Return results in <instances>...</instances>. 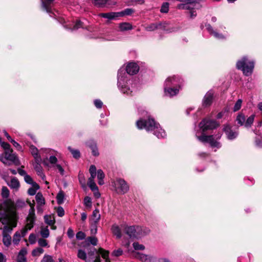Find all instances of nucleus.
Segmentation results:
<instances>
[{
    "label": "nucleus",
    "instance_id": "obj_1",
    "mask_svg": "<svg viewBox=\"0 0 262 262\" xmlns=\"http://www.w3.org/2000/svg\"><path fill=\"white\" fill-rule=\"evenodd\" d=\"M136 125L139 129L145 128L148 132H154V134L158 138H163L166 136L165 131L152 118H149L147 120H139L136 122Z\"/></svg>",
    "mask_w": 262,
    "mask_h": 262
},
{
    "label": "nucleus",
    "instance_id": "obj_2",
    "mask_svg": "<svg viewBox=\"0 0 262 262\" xmlns=\"http://www.w3.org/2000/svg\"><path fill=\"white\" fill-rule=\"evenodd\" d=\"M182 80L179 76H173L168 77L164 83V93L167 96L172 97L179 91Z\"/></svg>",
    "mask_w": 262,
    "mask_h": 262
},
{
    "label": "nucleus",
    "instance_id": "obj_3",
    "mask_svg": "<svg viewBox=\"0 0 262 262\" xmlns=\"http://www.w3.org/2000/svg\"><path fill=\"white\" fill-rule=\"evenodd\" d=\"M123 70H119L118 73V86L120 90L123 94L127 95H132L133 90L128 86V84L130 83V81H128L126 77V74L123 72Z\"/></svg>",
    "mask_w": 262,
    "mask_h": 262
},
{
    "label": "nucleus",
    "instance_id": "obj_4",
    "mask_svg": "<svg viewBox=\"0 0 262 262\" xmlns=\"http://www.w3.org/2000/svg\"><path fill=\"white\" fill-rule=\"evenodd\" d=\"M254 67V61L248 60L246 57H244L236 63V68L242 70L246 76H249L252 74Z\"/></svg>",
    "mask_w": 262,
    "mask_h": 262
},
{
    "label": "nucleus",
    "instance_id": "obj_5",
    "mask_svg": "<svg viewBox=\"0 0 262 262\" xmlns=\"http://www.w3.org/2000/svg\"><path fill=\"white\" fill-rule=\"evenodd\" d=\"M99 254L101 255L102 257L104 259V262H110L108 259V252L103 250L102 249L99 250ZM78 257L84 260L85 262H101L100 256L99 255H97L92 260L86 259V253L82 250H79L77 254Z\"/></svg>",
    "mask_w": 262,
    "mask_h": 262
},
{
    "label": "nucleus",
    "instance_id": "obj_6",
    "mask_svg": "<svg viewBox=\"0 0 262 262\" xmlns=\"http://www.w3.org/2000/svg\"><path fill=\"white\" fill-rule=\"evenodd\" d=\"M17 213L13 207V205L10 208L8 212V219L7 221H2L3 224H7L13 229L17 226Z\"/></svg>",
    "mask_w": 262,
    "mask_h": 262
},
{
    "label": "nucleus",
    "instance_id": "obj_7",
    "mask_svg": "<svg viewBox=\"0 0 262 262\" xmlns=\"http://www.w3.org/2000/svg\"><path fill=\"white\" fill-rule=\"evenodd\" d=\"M110 185L112 187V189L119 194L126 193L129 188V186L126 181H112Z\"/></svg>",
    "mask_w": 262,
    "mask_h": 262
},
{
    "label": "nucleus",
    "instance_id": "obj_8",
    "mask_svg": "<svg viewBox=\"0 0 262 262\" xmlns=\"http://www.w3.org/2000/svg\"><path fill=\"white\" fill-rule=\"evenodd\" d=\"M30 209L29 211V214L26 220L25 226L29 229H31L34 227L35 221V209L34 204L31 203H29Z\"/></svg>",
    "mask_w": 262,
    "mask_h": 262
},
{
    "label": "nucleus",
    "instance_id": "obj_9",
    "mask_svg": "<svg viewBox=\"0 0 262 262\" xmlns=\"http://www.w3.org/2000/svg\"><path fill=\"white\" fill-rule=\"evenodd\" d=\"M5 156L3 155H0V160L4 164H7V161L9 160L12 162L15 165H18V160L16 155L13 152V150L11 149L9 150L5 151Z\"/></svg>",
    "mask_w": 262,
    "mask_h": 262
},
{
    "label": "nucleus",
    "instance_id": "obj_10",
    "mask_svg": "<svg viewBox=\"0 0 262 262\" xmlns=\"http://www.w3.org/2000/svg\"><path fill=\"white\" fill-rule=\"evenodd\" d=\"M218 126L219 124L216 121L207 119H204L199 124V127L203 132L214 129Z\"/></svg>",
    "mask_w": 262,
    "mask_h": 262
},
{
    "label": "nucleus",
    "instance_id": "obj_11",
    "mask_svg": "<svg viewBox=\"0 0 262 262\" xmlns=\"http://www.w3.org/2000/svg\"><path fill=\"white\" fill-rule=\"evenodd\" d=\"M197 139L203 143H209L211 147L219 148L220 143L214 140L213 135L206 136L203 135L201 136H196Z\"/></svg>",
    "mask_w": 262,
    "mask_h": 262
},
{
    "label": "nucleus",
    "instance_id": "obj_12",
    "mask_svg": "<svg viewBox=\"0 0 262 262\" xmlns=\"http://www.w3.org/2000/svg\"><path fill=\"white\" fill-rule=\"evenodd\" d=\"M135 256L137 259L142 262H156L157 261L156 257L151 255H147L139 252L136 253Z\"/></svg>",
    "mask_w": 262,
    "mask_h": 262
},
{
    "label": "nucleus",
    "instance_id": "obj_13",
    "mask_svg": "<svg viewBox=\"0 0 262 262\" xmlns=\"http://www.w3.org/2000/svg\"><path fill=\"white\" fill-rule=\"evenodd\" d=\"M213 92L212 91H209L206 93L202 100V105L205 107L210 106L213 100Z\"/></svg>",
    "mask_w": 262,
    "mask_h": 262
},
{
    "label": "nucleus",
    "instance_id": "obj_14",
    "mask_svg": "<svg viewBox=\"0 0 262 262\" xmlns=\"http://www.w3.org/2000/svg\"><path fill=\"white\" fill-rule=\"evenodd\" d=\"M139 67L137 63L130 62L127 64L126 67V71L129 75H134L138 72Z\"/></svg>",
    "mask_w": 262,
    "mask_h": 262
},
{
    "label": "nucleus",
    "instance_id": "obj_15",
    "mask_svg": "<svg viewBox=\"0 0 262 262\" xmlns=\"http://www.w3.org/2000/svg\"><path fill=\"white\" fill-rule=\"evenodd\" d=\"M150 232V230L146 227L137 226L136 232V238L139 239L144 236L148 234Z\"/></svg>",
    "mask_w": 262,
    "mask_h": 262
},
{
    "label": "nucleus",
    "instance_id": "obj_16",
    "mask_svg": "<svg viewBox=\"0 0 262 262\" xmlns=\"http://www.w3.org/2000/svg\"><path fill=\"white\" fill-rule=\"evenodd\" d=\"M223 129L227 137V138L229 140H233L236 138L238 135V133L232 130L229 125H225Z\"/></svg>",
    "mask_w": 262,
    "mask_h": 262
},
{
    "label": "nucleus",
    "instance_id": "obj_17",
    "mask_svg": "<svg viewBox=\"0 0 262 262\" xmlns=\"http://www.w3.org/2000/svg\"><path fill=\"white\" fill-rule=\"evenodd\" d=\"M205 27L206 28L207 30L210 33V34L214 36V37H215L216 38L219 39L225 38V37L222 34L219 33L215 31L210 24H206L205 25Z\"/></svg>",
    "mask_w": 262,
    "mask_h": 262
},
{
    "label": "nucleus",
    "instance_id": "obj_18",
    "mask_svg": "<svg viewBox=\"0 0 262 262\" xmlns=\"http://www.w3.org/2000/svg\"><path fill=\"white\" fill-rule=\"evenodd\" d=\"M41 162V161H35V163L34 164L33 166L37 175L39 176L41 179L43 180L46 178V176L43 172L42 168L40 164Z\"/></svg>",
    "mask_w": 262,
    "mask_h": 262
},
{
    "label": "nucleus",
    "instance_id": "obj_19",
    "mask_svg": "<svg viewBox=\"0 0 262 262\" xmlns=\"http://www.w3.org/2000/svg\"><path fill=\"white\" fill-rule=\"evenodd\" d=\"M137 226H126L125 229V233L129 236L130 238H136Z\"/></svg>",
    "mask_w": 262,
    "mask_h": 262
},
{
    "label": "nucleus",
    "instance_id": "obj_20",
    "mask_svg": "<svg viewBox=\"0 0 262 262\" xmlns=\"http://www.w3.org/2000/svg\"><path fill=\"white\" fill-rule=\"evenodd\" d=\"M56 153H55L54 155H51L49 156V158H46L45 159H44L42 161V163L43 165L49 167V165L47 161H49L50 163L52 165H53V166L54 167V165H55L57 162V159L56 157Z\"/></svg>",
    "mask_w": 262,
    "mask_h": 262
},
{
    "label": "nucleus",
    "instance_id": "obj_21",
    "mask_svg": "<svg viewBox=\"0 0 262 262\" xmlns=\"http://www.w3.org/2000/svg\"><path fill=\"white\" fill-rule=\"evenodd\" d=\"M30 150L32 156L34 157L35 161H41L42 160L40 152L38 153V150L35 146L32 145H30Z\"/></svg>",
    "mask_w": 262,
    "mask_h": 262
},
{
    "label": "nucleus",
    "instance_id": "obj_22",
    "mask_svg": "<svg viewBox=\"0 0 262 262\" xmlns=\"http://www.w3.org/2000/svg\"><path fill=\"white\" fill-rule=\"evenodd\" d=\"M28 183L32 185V187L30 188L28 190V193L31 195L35 194L36 191L39 189V186L34 181H26Z\"/></svg>",
    "mask_w": 262,
    "mask_h": 262
},
{
    "label": "nucleus",
    "instance_id": "obj_23",
    "mask_svg": "<svg viewBox=\"0 0 262 262\" xmlns=\"http://www.w3.org/2000/svg\"><path fill=\"white\" fill-rule=\"evenodd\" d=\"M27 254V251L25 248H23L20 250L17 256V262H27L26 255Z\"/></svg>",
    "mask_w": 262,
    "mask_h": 262
},
{
    "label": "nucleus",
    "instance_id": "obj_24",
    "mask_svg": "<svg viewBox=\"0 0 262 262\" xmlns=\"http://www.w3.org/2000/svg\"><path fill=\"white\" fill-rule=\"evenodd\" d=\"M164 25L165 24L163 25L161 23H154L146 26L145 29L147 31H153L160 28L165 30V26Z\"/></svg>",
    "mask_w": 262,
    "mask_h": 262
},
{
    "label": "nucleus",
    "instance_id": "obj_25",
    "mask_svg": "<svg viewBox=\"0 0 262 262\" xmlns=\"http://www.w3.org/2000/svg\"><path fill=\"white\" fill-rule=\"evenodd\" d=\"M120 13L118 12H111L106 13H101L99 15L103 18H107L108 19H114L119 17Z\"/></svg>",
    "mask_w": 262,
    "mask_h": 262
},
{
    "label": "nucleus",
    "instance_id": "obj_26",
    "mask_svg": "<svg viewBox=\"0 0 262 262\" xmlns=\"http://www.w3.org/2000/svg\"><path fill=\"white\" fill-rule=\"evenodd\" d=\"M87 145L91 149L93 155L95 156H97L99 155V152L96 144V143L93 141H89L86 143Z\"/></svg>",
    "mask_w": 262,
    "mask_h": 262
},
{
    "label": "nucleus",
    "instance_id": "obj_27",
    "mask_svg": "<svg viewBox=\"0 0 262 262\" xmlns=\"http://www.w3.org/2000/svg\"><path fill=\"white\" fill-rule=\"evenodd\" d=\"M112 231L117 238H120L122 236L121 229L117 225H113L111 228Z\"/></svg>",
    "mask_w": 262,
    "mask_h": 262
},
{
    "label": "nucleus",
    "instance_id": "obj_28",
    "mask_svg": "<svg viewBox=\"0 0 262 262\" xmlns=\"http://www.w3.org/2000/svg\"><path fill=\"white\" fill-rule=\"evenodd\" d=\"M56 152V151L51 148H41L40 150V155L47 158L48 156L54 155Z\"/></svg>",
    "mask_w": 262,
    "mask_h": 262
},
{
    "label": "nucleus",
    "instance_id": "obj_29",
    "mask_svg": "<svg viewBox=\"0 0 262 262\" xmlns=\"http://www.w3.org/2000/svg\"><path fill=\"white\" fill-rule=\"evenodd\" d=\"M54 0H46L42 1V7L46 10L47 12L50 14L52 13L50 5Z\"/></svg>",
    "mask_w": 262,
    "mask_h": 262
},
{
    "label": "nucleus",
    "instance_id": "obj_30",
    "mask_svg": "<svg viewBox=\"0 0 262 262\" xmlns=\"http://www.w3.org/2000/svg\"><path fill=\"white\" fill-rule=\"evenodd\" d=\"M131 241L129 239L127 238L126 237H123L122 241V246L124 247H125L128 252H131L132 249L130 247Z\"/></svg>",
    "mask_w": 262,
    "mask_h": 262
},
{
    "label": "nucleus",
    "instance_id": "obj_31",
    "mask_svg": "<svg viewBox=\"0 0 262 262\" xmlns=\"http://www.w3.org/2000/svg\"><path fill=\"white\" fill-rule=\"evenodd\" d=\"M36 201L38 205L43 206L45 204V200L41 193H37L35 196Z\"/></svg>",
    "mask_w": 262,
    "mask_h": 262
},
{
    "label": "nucleus",
    "instance_id": "obj_32",
    "mask_svg": "<svg viewBox=\"0 0 262 262\" xmlns=\"http://www.w3.org/2000/svg\"><path fill=\"white\" fill-rule=\"evenodd\" d=\"M119 29L122 31L130 30L133 29L130 24L128 23H122L119 25Z\"/></svg>",
    "mask_w": 262,
    "mask_h": 262
},
{
    "label": "nucleus",
    "instance_id": "obj_33",
    "mask_svg": "<svg viewBox=\"0 0 262 262\" xmlns=\"http://www.w3.org/2000/svg\"><path fill=\"white\" fill-rule=\"evenodd\" d=\"M12 242V238L10 235L3 234V242L5 246L9 247Z\"/></svg>",
    "mask_w": 262,
    "mask_h": 262
},
{
    "label": "nucleus",
    "instance_id": "obj_34",
    "mask_svg": "<svg viewBox=\"0 0 262 262\" xmlns=\"http://www.w3.org/2000/svg\"><path fill=\"white\" fill-rule=\"evenodd\" d=\"M89 171L91 174V178H89V180H93L95 178L97 172L96 166L93 165H91L90 167Z\"/></svg>",
    "mask_w": 262,
    "mask_h": 262
},
{
    "label": "nucleus",
    "instance_id": "obj_35",
    "mask_svg": "<svg viewBox=\"0 0 262 262\" xmlns=\"http://www.w3.org/2000/svg\"><path fill=\"white\" fill-rule=\"evenodd\" d=\"M21 239L20 233L19 231H16L13 235L12 242L14 245H17L18 244Z\"/></svg>",
    "mask_w": 262,
    "mask_h": 262
},
{
    "label": "nucleus",
    "instance_id": "obj_36",
    "mask_svg": "<svg viewBox=\"0 0 262 262\" xmlns=\"http://www.w3.org/2000/svg\"><path fill=\"white\" fill-rule=\"evenodd\" d=\"M8 185L12 189L17 190L20 186L19 181H7Z\"/></svg>",
    "mask_w": 262,
    "mask_h": 262
},
{
    "label": "nucleus",
    "instance_id": "obj_37",
    "mask_svg": "<svg viewBox=\"0 0 262 262\" xmlns=\"http://www.w3.org/2000/svg\"><path fill=\"white\" fill-rule=\"evenodd\" d=\"M236 120L241 126L244 125L245 122V115L243 113H239L237 115Z\"/></svg>",
    "mask_w": 262,
    "mask_h": 262
},
{
    "label": "nucleus",
    "instance_id": "obj_38",
    "mask_svg": "<svg viewBox=\"0 0 262 262\" xmlns=\"http://www.w3.org/2000/svg\"><path fill=\"white\" fill-rule=\"evenodd\" d=\"M41 236L43 238H47L49 237L50 234L49 230L48 227H42L41 228L40 232Z\"/></svg>",
    "mask_w": 262,
    "mask_h": 262
},
{
    "label": "nucleus",
    "instance_id": "obj_39",
    "mask_svg": "<svg viewBox=\"0 0 262 262\" xmlns=\"http://www.w3.org/2000/svg\"><path fill=\"white\" fill-rule=\"evenodd\" d=\"M69 150L71 152L73 157L75 159H78L80 157V153L79 150L73 149L71 147H68Z\"/></svg>",
    "mask_w": 262,
    "mask_h": 262
},
{
    "label": "nucleus",
    "instance_id": "obj_40",
    "mask_svg": "<svg viewBox=\"0 0 262 262\" xmlns=\"http://www.w3.org/2000/svg\"><path fill=\"white\" fill-rule=\"evenodd\" d=\"M255 115H252L250 117H249L246 121L245 122V126L246 127H249L253 124L254 119Z\"/></svg>",
    "mask_w": 262,
    "mask_h": 262
},
{
    "label": "nucleus",
    "instance_id": "obj_41",
    "mask_svg": "<svg viewBox=\"0 0 262 262\" xmlns=\"http://www.w3.org/2000/svg\"><path fill=\"white\" fill-rule=\"evenodd\" d=\"M98 240L96 237L93 236H90L86 238L85 243H88L87 245L89 243L91 244L93 246H96L97 244Z\"/></svg>",
    "mask_w": 262,
    "mask_h": 262
},
{
    "label": "nucleus",
    "instance_id": "obj_42",
    "mask_svg": "<svg viewBox=\"0 0 262 262\" xmlns=\"http://www.w3.org/2000/svg\"><path fill=\"white\" fill-rule=\"evenodd\" d=\"M44 219L46 223L49 225H53L55 223L53 217L51 215H45L44 216Z\"/></svg>",
    "mask_w": 262,
    "mask_h": 262
},
{
    "label": "nucleus",
    "instance_id": "obj_43",
    "mask_svg": "<svg viewBox=\"0 0 262 262\" xmlns=\"http://www.w3.org/2000/svg\"><path fill=\"white\" fill-rule=\"evenodd\" d=\"M44 252V250L41 248H37L34 249L32 252V255L33 256H39Z\"/></svg>",
    "mask_w": 262,
    "mask_h": 262
},
{
    "label": "nucleus",
    "instance_id": "obj_44",
    "mask_svg": "<svg viewBox=\"0 0 262 262\" xmlns=\"http://www.w3.org/2000/svg\"><path fill=\"white\" fill-rule=\"evenodd\" d=\"M64 198V193L62 191H60L57 195L56 199L58 204H61L63 203Z\"/></svg>",
    "mask_w": 262,
    "mask_h": 262
},
{
    "label": "nucleus",
    "instance_id": "obj_45",
    "mask_svg": "<svg viewBox=\"0 0 262 262\" xmlns=\"http://www.w3.org/2000/svg\"><path fill=\"white\" fill-rule=\"evenodd\" d=\"M93 217L95 223H97L100 219V214L98 209H96L93 212Z\"/></svg>",
    "mask_w": 262,
    "mask_h": 262
},
{
    "label": "nucleus",
    "instance_id": "obj_46",
    "mask_svg": "<svg viewBox=\"0 0 262 262\" xmlns=\"http://www.w3.org/2000/svg\"><path fill=\"white\" fill-rule=\"evenodd\" d=\"M107 2V0H93V4L98 7L104 6Z\"/></svg>",
    "mask_w": 262,
    "mask_h": 262
},
{
    "label": "nucleus",
    "instance_id": "obj_47",
    "mask_svg": "<svg viewBox=\"0 0 262 262\" xmlns=\"http://www.w3.org/2000/svg\"><path fill=\"white\" fill-rule=\"evenodd\" d=\"M5 225L4 226V227L1 228V229L3 230V234L9 235V233L12 232L13 229L8 225Z\"/></svg>",
    "mask_w": 262,
    "mask_h": 262
},
{
    "label": "nucleus",
    "instance_id": "obj_48",
    "mask_svg": "<svg viewBox=\"0 0 262 262\" xmlns=\"http://www.w3.org/2000/svg\"><path fill=\"white\" fill-rule=\"evenodd\" d=\"M185 3V8L184 10H187L190 11L191 9L193 8L196 5V3H194V0H193L191 3L184 2Z\"/></svg>",
    "mask_w": 262,
    "mask_h": 262
},
{
    "label": "nucleus",
    "instance_id": "obj_49",
    "mask_svg": "<svg viewBox=\"0 0 262 262\" xmlns=\"http://www.w3.org/2000/svg\"><path fill=\"white\" fill-rule=\"evenodd\" d=\"M242 102L243 101L241 99H239L237 100V101L235 103L233 108V111L234 112H237L241 109Z\"/></svg>",
    "mask_w": 262,
    "mask_h": 262
},
{
    "label": "nucleus",
    "instance_id": "obj_50",
    "mask_svg": "<svg viewBox=\"0 0 262 262\" xmlns=\"http://www.w3.org/2000/svg\"><path fill=\"white\" fill-rule=\"evenodd\" d=\"M133 246L135 250H144L145 248L143 245L140 244L138 242L133 243Z\"/></svg>",
    "mask_w": 262,
    "mask_h": 262
},
{
    "label": "nucleus",
    "instance_id": "obj_51",
    "mask_svg": "<svg viewBox=\"0 0 262 262\" xmlns=\"http://www.w3.org/2000/svg\"><path fill=\"white\" fill-rule=\"evenodd\" d=\"M134 12V10L130 8H127L125 9L124 11L122 12H118V13H120L119 17H122L124 15H128L132 14Z\"/></svg>",
    "mask_w": 262,
    "mask_h": 262
},
{
    "label": "nucleus",
    "instance_id": "obj_52",
    "mask_svg": "<svg viewBox=\"0 0 262 262\" xmlns=\"http://www.w3.org/2000/svg\"><path fill=\"white\" fill-rule=\"evenodd\" d=\"M169 10V4L168 3H164L162 4L160 11L162 13H167Z\"/></svg>",
    "mask_w": 262,
    "mask_h": 262
},
{
    "label": "nucleus",
    "instance_id": "obj_53",
    "mask_svg": "<svg viewBox=\"0 0 262 262\" xmlns=\"http://www.w3.org/2000/svg\"><path fill=\"white\" fill-rule=\"evenodd\" d=\"M18 172L20 175L25 176V180H32L31 178L28 175L26 174V172L25 170L19 168L18 169Z\"/></svg>",
    "mask_w": 262,
    "mask_h": 262
},
{
    "label": "nucleus",
    "instance_id": "obj_54",
    "mask_svg": "<svg viewBox=\"0 0 262 262\" xmlns=\"http://www.w3.org/2000/svg\"><path fill=\"white\" fill-rule=\"evenodd\" d=\"M2 195L3 198H7L9 196V191L6 187H3L2 189Z\"/></svg>",
    "mask_w": 262,
    "mask_h": 262
},
{
    "label": "nucleus",
    "instance_id": "obj_55",
    "mask_svg": "<svg viewBox=\"0 0 262 262\" xmlns=\"http://www.w3.org/2000/svg\"><path fill=\"white\" fill-rule=\"evenodd\" d=\"M88 185L92 191H94L95 190H96V189H98L94 181H88Z\"/></svg>",
    "mask_w": 262,
    "mask_h": 262
},
{
    "label": "nucleus",
    "instance_id": "obj_56",
    "mask_svg": "<svg viewBox=\"0 0 262 262\" xmlns=\"http://www.w3.org/2000/svg\"><path fill=\"white\" fill-rule=\"evenodd\" d=\"M84 204L85 206L90 207L92 206L91 198L89 196H86L84 199Z\"/></svg>",
    "mask_w": 262,
    "mask_h": 262
},
{
    "label": "nucleus",
    "instance_id": "obj_57",
    "mask_svg": "<svg viewBox=\"0 0 262 262\" xmlns=\"http://www.w3.org/2000/svg\"><path fill=\"white\" fill-rule=\"evenodd\" d=\"M29 242L31 244H34L36 242V235L33 234L31 233L30 234L29 236Z\"/></svg>",
    "mask_w": 262,
    "mask_h": 262
},
{
    "label": "nucleus",
    "instance_id": "obj_58",
    "mask_svg": "<svg viewBox=\"0 0 262 262\" xmlns=\"http://www.w3.org/2000/svg\"><path fill=\"white\" fill-rule=\"evenodd\" d=\"M97 178L99 180H103L104 178V173L101 169H99L97 172Z\"/></svg>",
    "mask_w": 262,
    "mask_h": 262
},
{
    "label": "nucleus",
    "instance_id": "obj_59",
    "mask_svg": "<svg viewBox=\"0 0 262 262\" xmlns=\"http://www.w3.org/2000/svg\"><path fill=\"white\" fill-rule=\"evenodd\" d=\"M41 262H55L50 255H45Z\"/></svg>",
    "mask_w": 262,
    "mask_h": 262
},
{
    "label": "nucleus",
    "instance_id": "obj_60",
    "mask_svg": "<svg viewBox=\"0 0 262 262\" xmlns=\"http://www.w3.org/2000/svg\"><path fill=\"white\" fill-rule=\"evenodd\" d=\"M76 238L79 240H82L85 237V234L82 231H79L76 235Z\"/></svg>",
    "mask_w": 262,
    "mask_h": 262
},
{
    "label": "nucleus",
    "instance_id": "obj_61",
    "mask_svg": "<svg viewBox=\"0 0 262 262\" xmlns=\"http://www.w3.org/2000/svg\"><path fill=\"white\" fill-rule=\"evenodd\" d=\"M38 245L41 247H46L48 246L47 241L43 238H40L38 241Z\"/></svg>",
    "mask_w": 262,
    "mask_h": 262
},
{
    "label": "nucleus",
    "instance_id": "obj_62",
    "mask_svg": "<svg viewBox=\"0 0 262 262\" xmlns=\"http://www.w3.org/2000/svg\"><path fill=\"white\" fill-rule=\"evenodd\" d=\"M57 213L60 217H62L64 214V211L62 207H58L57 209Z\"/></svg>",
    "mask_w": 262,
    "mask_h": 262
},
{
    "label": "nucleus",
    "instance_id": "obj_63",
    "mask_svg": "<svg viewBox=\"0 0 262 262\" xmlns=\"http://www.w3.org/2000/svg\"><path fill=\"white\" fill-rule=\"evenodd\" d=\"M10 142L18 150H21V146L13 139L11 140Z\"/></svg>",
    "mask_w": 262,
    "mask_h": 262
},
{
    "label": "nucleus",
    "instance_id": "obj_64",
    "mask_svg": "<svg viewBox=\"0 0 262 262\" xmlns=\"http://www.w3.org/2000/svg\"><path fill=\"white\" fill-rule=\"evenodd\" d=\"M94 104L97 108H100L102 107L103 103L100 100L96 99L94 101Z\"/></svg>",
    "mask_w": 262,
    "mask_h": 262
}]
</instances>
